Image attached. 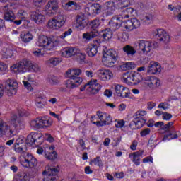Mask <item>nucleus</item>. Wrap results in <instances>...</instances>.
Returning <instances> with one entry per match:
<instances>
[{"mask_svg":"<svg viewBox=\"0 0 181 181\" xmlns=\"http://www.w3.org/2000/svg\"><path fill=\"white\" fill-rule=\"evenodd\" d=\"M144 80L142 75L138 72L133 71V84H138Z\"/></svg>","mask_w":181,"mask_h":181,"instance_id":"obj_42","label":"nucleus"},{"mask_svg":"<svg viewBox=\"0 0 181 181\" xmlns=\"http://www.w3.org/2000/svg\"><path fill=\"white\" fill-rule=\"evenodd\" d=\"M117 37L119 39V40H120L121 42H127V40H128V34L127 33H117Z\"/></svg>","mask_w":181,"mask_h":181,"instance_id":"obj_47","label":"nucleus"},{"mask_svg":"<svg viewBox=\"0 0 181 181\" xmlns=\"http://www.w3.org/2000/svg\"><path fill=\"white\" fill-rule=\"evenodd\" d=\"M153 36H156L159 42L163 43H169L170 42V35L163 29H157L153 32Z\"/></svg>","mask_w":181,"mask_h":181,"instance_id":"obj_15","label":"nucleus"},{"mask_svg":"<svg viewBox=\"0 0 181 181\" xmlns=\"http://www.w3.org/2000/svg\"><path fill=\"white\" fill-rule=\"evenodd\" d=\"M97 116L100 120V122H103V121H104L107 117V113L103 112H97Z\"/></svg>","mask_w":181,"mask_h":181,"instance_id":"obj_58","label":"nucleus"},{"mask_svg":"<svg viewBox=\"0 0 181 181\" xmlns=\"http://www.w3.org/2000/svg\"><path fill=\"white\" fill-rule=\"evenodd\" d=\"M44 155L45 158L48 159V160H54L57 158V153L54 151V146L46 147Z\"/></svg>","mask_w":181,"mask_h":181,"instance_id":"obj_18","label":"nucleus"},{"mask_svg":"<svg viewBox=\"0 0 181 181\" xmlns=\"http://www.w3.org/2000/svg\"><path fill=\"white\" fill-rule=\"evenodd\" d=\"M33 3L35 6H42L43 4L46 3V0H33Z\"/></svg>","mask_w":181,"mask_h":181,"instance_id":"obj_59","label":"nucleus"},{"mask_svg":"<svg viewBox=\"0 0 181 181\" xmlns=\"http://www.w3.org/2000/svg\"><path fill=\"white\" fill-rule=\"evenodd\" d=\"M59 78L56 76H51L49 78V83L52 86H56L57 84H59Z\"/></svg>","mask_w":181,"mask_h":181,"instance_id":"obj_55","label":"nucleus"},{"mask_svg":"<svg viewBox=\"0 0 181 181\" xmlns=\"http://www.w3.org/2000/svg\"><path fill=\"white\" fill-rule=\"evenodd\" d=\"M161 70L160 64L158 62H151L148 65L147 73H149V74H156V73H160Z\"/></svg>","mask_w":181,"mask_h":181,"instance_id":"obj_21","label":"nucleus"},{"mask_svg":"<svg viewBox=\"0 0 181 181\" xmlns=\"http://www.w3.org/2000/svg\"><path fill=\"white\" fill-rule=\"evenodd\" d=\"M16 179L18 181H26L28 179H29V175L28 173L21 171L17 174Z\"/></svg>","mask_w":181,"mask_h":181,"instance_id":"obj_41","label":"nucleus"},{"mask_svg":"<svg viewBox=\"0 0 181 181\" xmlns=\"http://www.w3.org/2000/svg\"><path fill=\"white\" fill-rule=\"evenodd\" d=\"M75 56H76V60H78V63H80L81 64H83V63L85 62L86 53L81 52V51H80V49H78V52H76Z\"/></svg>","mask_w":181,"mask_h":181,"instance_id":"obj_38","label":"nucleus"},{"mask_svg":"<svg viewBox=\"0 0 181 181\" xmlns=\"http://www.w3.org/2000/svg\"><path fill=\"white\" fill-rule=\"evenodd\" d=\"M42 138V134L39 133H33L30 135H28L26 139V142L28 145H33L35 142H37Z\"/></svg>","mask_w":181,"mask_h":181,"instance_id":"obj_27","label":"nucleus"},{"mask_svg":"<svg viewBox=\"0 0 181 181\" xmlns=\"http://www.w3.org/2000/svg\"><path fill=\"white\" fill-rule=\"evenodd\" d=\"M100 24L101 22H100L99 19L93 20L90 23V25L93 29H97V28H98V26H100Z\"/></svg>","mask_w":181,"mask_h":181,"instance_id":"obj_56","label":"nucleus"},{"mask_svg":"<svg viewBox=\"0 0 181 181\" xmlns=\"http://www.w3.org/2000/svg\"><path fill=\"white\" fill-rule=\"evenodd\" d=\"M25 148V145L19 146V144L14 145V151L17 153H22L23 152V148Z\"/></svg>","mask_w":181,"mask_h":181,"instance_id":"obj_54","label":"nucleus"},{"mask_svg":"<svg viewBox=\"0 0 181 181\" xmlns=\"http://www.w3.org/2000/svg\"><path fill=\"white\" fill-rule=\"evenodd\" d=\"M18 16L22 19V21H26L29 18V14L25 10H19L18 12Z\"/></svg>","mask_w":181,"mask_h":181,"instance_id":"obj_46","label":"nucleus"},{"mask_svg":"<svg viewBox=\"0 0 181 181\" xmlns=\"http://www.w3.org/2000/svg\"><path fill=\"white\" fill-rule=\"evenodd\" d=\"M180 132H176L175 129L170 130V132L168 134L164 135L163 141H170V139H177L180 136Z\"/></svg>","mask_w":181,"mask_h":181,"instance_id":"obj_29","label":"nucleus"},{"mask_svg":"<svg viewBox=\"0 0 181 181\" xmlns=\"http://www.w3.org/2000/svg\"><path fill=\"white\" fill-rule=\"evenodd\" d=\"M1 55L4 59H11L13 56V49L11 48H4L2 49Z\"/></svg>","mask_w":181,"mask_h":181,"instance_id":"obj_36","label":"nucleus"},{"mask_svg":"<svg viewBox=\"0 0 181 181\" xmlns=\"http://www.w3.org/2000/svg\"><path fill=\"white\" fill-rule=\"evenodd\" d=\"M134 46L141 54L148 56L155 49L153 42L145 40H139L134 42Z\"/></svg>","mask_w":181,"mask_h":181,"instance_id":"obj_7","label":"nucleus"},{"mask_svg":"<svg viewBox=\"0 0 181 181\" xmlns=\"http://www.w3.org/2000/svg\"><path fill=\"white\" fill-rule=\"evenodd\" d=\"M92 163H93V165H95V166H98L99 168H103V160L100 157H96L95 158H94L93 160H92Z\"/></svg>","mask_w":181,"mask_h":181,"instance_id":"obj_50","label":"nucleus"},{"mask_svg":"<svg viewBox=\"0 0 181 181\" xmlns=\"http://www.w3.org/2000/svg\"><path fill=\"white\" fill-rule=\"evenodd\" d=\"M66 74L69 79L66 81V87L69 90L76 88L83 83V78L78 77L81 74V70L80 69H69L66 71Z\"/></svg>","mask_w":181,"mask_h":181,"instance_id":"obj_6","label":"nucleus"},{"mask_svg":"<svg viewBox=\"0 0 181 181\" xmlns=\"http://www.w3.org/2000/svg\"><path fill=\"white\" fill-rule=\"evenodd\" d=\"M136 67V64L134 62H126L121 66L122 70H134Z\"/></svg>","mask_w":181,"mask_h":181,"instance_id":"obj_40","label":"nucleus"},{"mask_svg":"<svg viewBox=\"0 0 181 181\" xmlns=\"http://www.w3.org/2000/svg\"><path fill=\"white\" fill-rule=\"evenodd\" d=\"M144 84L150 90H156L160 86V81L153 76H146L144 78Z\"/></svg>","mask_w":181,"mask_h":181,"instance_id":"obj_16","label":"nucleus"},{"mask_svg":"<svg viewBox=\"0 0 181 181\" xmlns=\"http://www.w3.org/2000/svg\"><path fill=\"white\" fill-rule=\"evenodd\" d=\"M71 33H73V30L69 28L56 39L45 35H40L35 43V47L33 49V54L37 57L43 56L45 54V50H53L59 45L60 39L64 40Z\"/></svg>","mask_w":181,"mask_h":181,"instance_id":"obj_1","label":"nucleus"},{"mask_svg":"<svg viewBox=\"0 0 181 181\" xmlns=\"http://www.w3.org/2000/svg\"><path fill=\"white\" fill-rule=\"evenodd\" d=\"M21 39L24 43H28L33 39V35L29 32H23L21 34Z\"/></svg>","mask_w":181,"mask_h":181,"instance_id":"obj_37","label":"nucleus"},{"mask_svg":"<svg viewBox=\"0 0 181 181\" xmlns=\"http://www.w3.org/2000/svg\"><path fill=\"white\" fill-rule=\"evenodd\" d=\"M101 33V35L105 40H110V39L112 37V30L110 28L103 30Z\"/></svg>","mask_w":181,"mask_h":181,"instance_id":"obj_39","label":"nucleus"},{"mask_svg":"<svg viewBox=\"0 0 181 181\" xmlns=\"http://www.w3.org/2000/svg\"><path fill=\"white\" fill-rule=\"evenodd\" d=\"M109 25L113 30H117L121 27L126 30H134V29H138L141 26V22L136 18L124 21L119 16H117L109 21Z\"/></svg>","mask_w":181,"mask_h":181,"instance_id":"obj_3","label":"nucleus"},{"mask_svg":"<svg viewBox=\"0 0 181 181\" xmlns=\"http://www.w3.org/2000/svg\"><path fill=\"white\" fill-rule=\"evenodd\" d=\"M122 81L126 84H134L133 71L126 72L122 76Z\"/></svg>","mask_w":181,"mask_h":181,"instance_id":"obj_28","label":"nucleus"},{"mask_svg":"<svg viewBox=\"0 0 181 181\" xmlns=\"http://www.w3.org/2000/svg\"><path fill=\"white\" fill-rule=\"evenodd\" d=\"M112 88H114L118 97H119L120 93H122V90L125 88V86H123L122 85L119 84H115L113 85Z\"/></svg>","mask_w":181,"mask_h":181,"instance_id":"obj_44","label":"nucleus"},{"mask_svg":"<svg viewBox=\"0 0 181 181\" xmlns=\"http://www.w3.org/2000/svg\"><path fill=\"white\" fill-rule=\"evenodd\" d=\"M87 25V22L86 21V17L83 14H79L76 17V28L78 30H83L84 28Z\"/></svg>","mask_w":181,"mask_h":181,"instance_id":"obj_23","label":"nucleus"},{"mask_svg":"<svg viewBox=\"0 0 181 181\" xmlns=\"http://www.w3.org/2000/svg\"><path fill=\"white\" fill-rule=\"evenodd\" d=\"M142 155H144V151H137L134 153L133 154H129V158H131V156H133L132 161L134 162V163H135V165H138L141 163V162H139V157L142 156Z\"/></svg>","mask_w":181,"mask_h":181,"instance_id":"obj_35","label":"nucleus"},{"mask_svg":"<svg viewBox=\"0 0 181 181\" xmlns=\"http://www.w3.org/2000/svg\"><path fill=\"white\" fill-rule=\"evenodd\" d=\"M78 48L76 47H67L61 50L62 57L66 59H70V57H74L76 56Z\"/></svg>","mask_w":181,"mask_h":181,"instance_id":"obj_17","label":"nucleus"},{"mask_svg":"<svg viewBox=\"0 0 181 181\" xmlns=\"http://www.w3.org/2000/svg\"><path fill=\"white\" fill-rule=\"evenodd\" d=\"M129 94H130L129 89L127 87H124L123 90H122L119 97H121L122 98H128V97H129Z\"/></svg>","mask_w":181,"mask_h":181,"instance_id":"obj_48","label":"nucleus"},{"mask_svg":"<svg viewBox=\"0 0 181 181\" xmlns=\"http://www.w3.org/2000/svg\"><path fill=\"white\" fill-rule=\"evenodd\" d=\"M149 134H151V129L149 128L144 129L140 132L141 136H146V135H149Z\"/></svg>","mask_w":181,"mask_h":181,"instance_id":"obj_62","label":"nucleus"},{"mask_svg":"<svg viewBox=\"0 0 181 181\" xmlns=\"http://www.w3.org/2000/svg\"><path fill=\"white\" fill-rule=\"evenodd\" d=\"M62 62V58L59 57H51L48 60L45 62L47 66L49 67H54V66H57Z\"/></svg>","mask_w":181,"mask_h":181,"instance_id":"obj_33","label":"nucleus"},{"mask_svg":"<svg viewBox=\"0 0 181 181\" xmlns=\"http://www.w3.org/2000/svg\"><path fill=\"white\" fill-rule=\"evenodd\" d=\"M118 53L115 49H108L103 53L102 62L106 67H112L115 62H117Z\"/></svg>","mask_w":181,"mask_h":181,"instance_id":"obj_8","label":"nucleus"},{"mask_svg":"<svg viewBox=\"0 0 181 181\" xmlns=\"http://www.w3.org/2000/svg\"><path fill=\"white\" fill-rule=\"evenodd\" d=\"M57 9H59L57 0H51L47 4L42 12L32 11L30 16L37 25H41V23L46 22V16H53L57 12Z\"/></svg>","mask_w":181,"mask_h":181,"instance_id":"obj_2","label":"nucleus"},{"mask_svg":"<svg viewBox=\"0 0 181 181\" xmlns=\"http://www.w3.org/2000/svg\"><path fill=\"white\" fill-rule=\"evenodd\" d=\"M86 88L90 94H97L101 90V85L97 83V79H91L88 83L81 87V91H84Z\"/></svg>","mask_w":181,"mask_h":181,"instance_id":"obj_13","label":"nucleus"},{"mask_svg":"<svg viewBox=\"0 0 181 181\" xmlns=\"http://www.w3.org/2000/svg\"><path fill=\"white\" fill-rule=\"evenodd\" d=\"M66 21H67L66 16L63 14H59L56 17L48 21L47 26L48 28H49V29L58 30V29H60L61 28H63V26H64Z\"/></svg>","mask_w":181,"mask_h":181,"instance_id":"obj_10","label":"nucleus"},{"mask_svg":"<svg viewBox=\"0 0 181 181\" xmlns=\"http://www.w3.org/2000/svg\"><path fill=\"white\" fill-rule=\"evenodd\" d=\"M57 173H59L58 168L47 166L45 170L42 173L44 175L43 181H57V177H56Z\"/></svg>","mask_w":181,"mask_h":181,"instance_id":"obj_14","label":"nucleus"},{"mask_svg":"<svg viewBox=\"0 0 181 181\" xmlns=\"http://www.w3.org/2000/svg\"><path fill=\"white\" fill-rule=\"evenodd\" d=\"M115 126L117 128H124L125 127V121L124 119H115Z\"/></svg>","mask_w":181,"mask_h":181,"instance_id":"obj_49","label":"nucleus"},{"mask_svg":"<svg viewBox=\"0 0 181 181\" xmlns=\"http://www.w3.org/2000/svg\"><path fill=\"white\" fill-rule=\"evenodd\" d=\"M30 70L35 73H39L41 66L37 64H33L32 62L28 59H23L10 67V71L14 74H23Z\"/></svg>","mask_w":181,"mask_h":181,"instance_id":"obj_4","label":"nucleus"},{"mask_svg":"<svg viewBox=\"0 0 181 181\" xmlns=\"http://www.w3.org/2000/svg\"><path fill=\"white\" fill-rule=\"evenodd\" d=\"M62 6L66 11H79L81 8L80 4L73 1L63 3Z\"/></svg>","mask_w":181,"mask_h":181,"instance_id":"obj_24","label":"nucleus"},{"mask_svg":"<svg viewBox=\"0 0 181 181\" xmlns=\"http://www.w3.org/2000/svg\"><path fill=\"white\" fill-rule=\"evenodd\" d=\"M52 124H53L52 119L47 117H43L32 120L30 125L33 129H39V128H48V127L52 126Z\"/></svg>","mask_w":181,"mask_h":181,"instance_id":"obj_11","label":"nucleus"},{"mask_svg":"<svg viewBox=\"0 0 181 181\" xmlns=\"http://www.w3.org/2000/svg\"><path fill=\"white\" fill-rule=\"evenodd\" d=\"M84 11L86 13V15L94 16V13L93 11V7L91 5H88L85 7Z\"/></svg>","mask_w":181,"mask_h":181,"instance_id":"obj_52","label":"nucleus"},{"mask_svg":"<svg viewBox=\"0 0 181 181\" xmlns=\"http://www.w3.org/2000/svg\"><path fill=\"white\" fill-rule=\"evenodd\" d=\"M116 2H117V6L119 8H126L128 5V1L127 0H115Z\"/></svg>","mask_w":181,"mask_h":181,"instance_id":"obj_53","label":"nucleus"},{"mask_svg":"<svg viewBox=\"0 0 181 181\" xmlns=\"http://www.w3.org/2000/svg\"><path fill=\"white\" fill-rule=\"evenodd\" d=\"M111 122H112V118L111 117V115L107 113L106 117H105V120L102 122L100 121L93 122V124H94V125H97L98 127H104V125L111 124Z\"/></svg>","mask_w":181,"mask_h":181,"instance_id":"obj_31","label":"nucleus"},{"mask_svg":"<svg viewBox=\"0 0 181 181\" xmlns=\"http://www.w3.org/2000/svg\"><path fill=\"white\" fill-rule=\"evenodd\" d=\"M118 1L113 0V1H107L105 4L106 13V16H110L114 13V11H115V6H118Z\"/></svg>","mask_w":181,"mask_h":181,"instance_id":"obj_22","label":"nucleus"},{"mask_svg":"<svg viewBox=\"0 0 181 181\" xmlns=\"http://www.w3.org/2000/svg\"><path fill=\"white\" fill-rule=\"evenodd\" d=\"M145 124H146L145 117H141L140 119L135 117L134 120L130 122L129 127L133 129H139V128H142Z\"/></svg>","mask_w":181,"mask_h":181,"instance_id":"obj_20","label":"nucleus"},{"mask_svg":"<svg viewBox=\"0 0 181 181\" xmlns=\"http://www.w3.org/2000/svg\"><path fill=\"white\" fill-rule=\"evenodd\" d=\"M24 142H25V140L23 139V137H18L16 140L15 145H19V146L25 145Z\"/></svg>","mask_w":181,"mask_h":181,"instance_id":"obj_61","label":"nucleus"},{"mask_svg":"<svg viewBox=\"0 0 181 181\" xmlns=\"http://www.w3.org/2000/svg\"><path fill=\"white\" fill-rule=\"evenodd\" d=\"M27 81H29L30 83H35L36 80V77L35 76V74H30L27 76L26 77Z\"/></svg>","mask_w":181,"mask_h":181,"instance_id":"obj_60","label":"nucleus"},{"mask_svg":"<svg viewBox=\"0 0 181 181\" xmlns=\"http://www.w3.org/2000/svg\"><path fill=\"white\" fill-rule=\"evenodd\" d=\"M4 19L7 22H13L15 21V14L12 11L9 10L8 6H5L4 8Z\"/></svg>","mask_w":181,"mask_h":181,"instance_id":"obj_26","label":"nucleus"},{"mask_svg":"<svg viewBox=\"0 0 181 181\" xmlns=\"http://www.w3.org/2000/svg\"><path fill=\"white\" fill-rule=\"evenodd\" d=\"M19 163L23 168H36L37 165V160L29 153L21 155L19 157Z\"/></svg>","mask_w":181,"mask_h":181,"instance_id":"obj_9","label":"nucleus"},{"mask_svg":"<svg viewBox=\"0 0 181 181\" xmlns=\"http://www.w3.org/2000/svg\"><path fill=\"white\" fill-rule=\"evenodd\" d=\"M98 35V32L95 30H93L92 31L84 33L82 35V39L86 42V43H88V42H90V40H93V39L97 37Z\"/></svg>","mask_w":181,"mask_h":181,"instance_id":"obj_25","label":"nucleus"},{"mask_svg":"<svg viewBox=\"0 0 181 181\" xmlns=\"http://www.w3.org/2000/svg\"><path fill=\"white\" fill-rule=\"evenodd\" d=\"M136 118L141 119V118H145L146 115V111L140 110L135 113Z\"/></svg>","mask_w":181,"mask_h":181,"instance_id":"obj_51","label":"nucleus"},{"mask_svg":"<svg viewBox=\"0 0 181 181\" xmlns=\"http://www.w3.org/2000/svg\"><path fill=\"white\" fill-rule=\"evenodd\" d=\"M4 91L10 97L15 95L18 91V81L14 79H7L4 83Z\"/></svg>","mask_w":181,"mask_h":181,"instance_id":"obj_12","label":"nucleus"},{"mask_svg":"<svg viewBox=\"0 0 181 181\" xmlns=\"http://www.w3.org/2000/svg\"><path fill=\"white\" fill-rule=\"evenodd\" d=\"M103 95L110 98V97H112V91L110 89H106L103 93Z\"/></svg>","mask_w":181,"mask_h":181,"instance_id":"obj_63","label":"nucleus"},{"mask_svg":"<svg viewBox=\"0 0 181 181\" xmlns=\"http://www.w3.org/2000/svg\"><path fill=\"white\" fill-rule=\"evenodd\" d=\"M98 76L101 81H108L112 77V72L107 69H99L98 71Z\"/></svg>","mask_w":181,"mask_h":181,"instance_id":"obj_19","label":"nucleus"},{"mask_svg":"<svg viewBox=\"0 0 181 181\" xmlns=\"http://www.w3.org/2000/svg\"><path fill=\"white\" fill-rule=\"evenodd\" d=\"M122 50L128 57H134L136 54V49L129 45L123 47Z\"/></svg>","mask_w":181,"mask_h":181,"instance_id":"obj_30","label":"nucleus"},{"mask_svg":"<svg viewBox=\"0 0 181 181\" xmlns=\"http://www.w3.org/2000/svg\"><path fill=\"white\" fill-rule=\"evenodd\" d=\"M0 71H3V73H7L8 71V66L3 62H0Z\"/></svg>","mask_w":181,"mask_h":181,"instance_id":"obj_57","label":"nucleus"},{"mask_svg":"<svg viewBox=\"0 0 181 181\" xmlns=\"http://www.w3.org/2000/svg\"><path fill=\"white\" fill-rule=\"evenodd\" d=\"M90 5L92 6V11L94 16H95V15H98V13L101 12V5H100V4L96 3Z\"/></svg>","mask_w":181,"mask_h":181,"instance_id":"obj_43","label":"nucleus"},{"mask_svg":"<svg viewBox=\"0 0 181 181\" xmlns=\"http://www.w3.org/2000/svg\"><path fill=\"white\" fill-rule=\"evenodd\" d=\"M158 108H163V110H168L169 108V104L168 103H161L158 105Z\"/></svg>","mask_w":181,"mask_h":181,"instance_id":"obj_64","label":"nucleus"},{"mask_svg":"<svg viewBox=\"0 0 181 181\" xmlns=\"http://www.w3.org/2000/svg\"><path fill=\"white\" fill-rule=\"evenodd\" d=\"M18 115H16L17 118H21L22 121V125H23V120L22 119V117H28V115H29V112H28L24 109H20L18 112Z\"/></svg>","mask_w":181,"mask_h":181,"instance_id":"obj_45","label":"nucleus"},{"mask_svg":"<svg viewBox=\"0 0 181 181\" xmlns=\"http://www.w3.org/2000/svg\"><path fill=\"white\" fill-rule=\"evenodd\" d=\"M22 126V119L18 117L16 115L11 116V121L8 123H4V127L3 129V136H7V138H12L16 135V130L13 128H19Z\"/></svg>","mask_w":181,"mask_h":181,"instance_id":"obj_5","label":"nucleus"},{"mask_svg":"<svg viewBox=\"0 0 181 181\" xmlns=\"http://www.w3.org/2000/svg\"><path fill=\"white\" fill-rule=\"evenodd\" d=\"M134 12H135V9L132 8H127L122 12L121 15L119 16L124 21V19H128L129 17L134 16Z\"/></svg>","mask_w":181,"mask_h":181,"instance_id":"obj_32","label":"nucleus"},{"mask_svg":"<svg viewBox=\"0 0 181 181\" xmlns=\"http://www.w3.org/2000/svg\"><path fill=\"white\" fill-rule=\"evenodd\" d=\"M87 53L89 57H94L98 53V46L95 45H89L87 48Z\"/></svg>","mask_w":181,"mask_h":181,"instance_id":"obj_34","label":"nucleus"}]
</instances>
